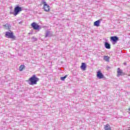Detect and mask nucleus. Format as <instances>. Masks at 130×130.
<instances>
[{"instance_id": "obj_18", "label": "nucleus", "mask_w": 130, "mask_h": 130, "mask_svg": "<svg viewBox=\"0 0 130 130\" xmlns=\"http://www.w3.org/2000/svg\"><path fill=\"white\" fill-rule=\"evenodd\" d=\"M128 110L130 111V108L128 109Z\"/></svg>"}, {"instance_id": "obj_16", "label": "nucleus", "mask_w": 130, "mask_h": 130, "mask_svg": "<svg viewBox=\"0 0 130 130\" xmlns=\"http://www.w3.org/2000/svg\"><path fill=\"white\" fill-rule=\"evenodd\" d=\"M68 77V75H66L65 76L63 77H61L60 78V80L61 81H64V80H66V79Z\"/></svg>"}, {"instance_id": "obj_13", "label": "nucleus", "mask_w": 130, "mask_h": 130, "mask_svg": "<svg viewBox=\"0 0 130 130\" xmlns=\"http://www.w3.org/2000/svg\"><path fill=\"white\" fill-rule=\"evenodd\" d=\"M105 46L107 49H110V45L108 43L106 42L105 43Z\"/></svg>"}, {"instance_id": "obj_5", "label": "nucleus", "mask_w": 130, "mask_h": 130, "mask_svg": "<svg viewBox=\"0 0 130 130\" xmlns=\"http://www.w3.org/2000/svg\"><path fill=\"white\" fill-rule=\"evenodd\" d=\"M97 78H99V79H103L104 78V75L101 72V71H99L97 72Z\"/></svg>"}, {"instance_id": "obj_12", "label": "nucleus", "mask_w": 130, "mask_h": 130, "mask_svg": "<svg viewBox=\"0 0 130 130\" xmlns=\"http://www.w3.org/2000/svg\"><path fill=\"white\" fill-rule=\"evenodd\" d=\"M111 39L112 40V41H114V42H116V41L118 40V38L117 37H111Z\"/></svg>"}, {"instance_id": "obj_11", "label": "nucleus", "mask_w": 130, "mask_h": 130, "mask_svg": "<svg viewBox=\"0 0 130 130\" xmlns=\"http://www.w3.org/2000/svg\"><path fill=\"white\" fill-rule=\"evenodd\" d=\"M3 26L5 27V28L6 29V30H10V29H11V25L8 23L4 25Z\"/></svg>"}, {"instance_id": "obj_15", "label": "nucleus", "mask_w": 130, "mask_h": 130, "mask_svg": "<svg viewBox=\"0 0 130 130\" xmlns=\"http://www.w3.org/2000/svg\"><path fill=\"white\" fill-rule=\"evenodd\" d=\"M24 69H25V66H24V65H21L19 67V71L20 72H22V71H23L24 70Z\"/></svg>"}, {"instance_id": "obj_10", "label": "nucleus", "mask_w": 130, "mask_h": 130, "mask_svg": "<svg viewBox=\"0 0 130 130\" xmlns=\"http://www.w3.org/2000/svg\"><path fill=\"white\" fill-rule=\"evenodd\" d=\"M105 130H111V127H110V125L109 124H107L104 126Z\"/></svg>"}, {"instance_id": "obj_6", "label": "nucleus", "mask_w": 130, "mask_h": 130, "mask_svg": "<svg viewBox=\"0 0 130 130\" xmlns=\"http://www.w3.org/2000/svg\"><path fill=\"white\" fill-rule=\"evenodd\" d=\"M31 26L35 30H38L39 29V25L36 22H32Z\"/></svg>"}, {"instance_id": "obj_14", "label": "nucleus", "mask_w": 130, "mask_h": 130, "mask_svg": "<svg viewBox=\"0 0 130 130\" xmlns=\"http://www.w3.org/2000/svg\"><path fill=\"white\" fill-rule=\"evenodd\" d=\"M110 57L108 56H104V59L106 61H109Z\"/></svg>"}, {"instance_id": "obj_8", "label": "nucleus", "mask_w": 130, "mask_h": 130, "mask_svg": "<svg viewBox=\"0 0 130 130\" xmlns=\"http://www.w3.org/2000/svg\"><path fill=\"white\" fill-rule=\"evenodd\" d=\"M80 68L81 70H82V71H86V69L87 68V66H86V63L82 62L81 63Z\"/></svg>"}, {"instance_id": "obj_4", "label": "nucleus", "mask_w": 130, "mask_h": 130, "mask_svg": "<svg viewBox=\"0 0 130 130\" xmlns=\"http://www.w3.org/2000/svg\"><path fill=\"white\" fill-rule=\"evenodd\" d=\"M19 12H22V8L19 6H17L14 8V16H17L19 14Z\"/></svg>"}, {"instance_id": "obj_1", "label": "nucleus", "mask_w": 130, "mask_h": 130, "mask_svg": "<svg viewBox=\"0 0 130 130\" xmlns=\"http://www.w3.org/2000/svg\"><path fill=\"white\" fill-rule=\"evenodd\" d=\"M26 81L28 82L29 84L32 86L33 85H37V82H39V78L36 77V75H34L29 78Z\"/></svg>"}, {"instance_id": "obj_2", "label": "nucleus", "mask_w": 130, "mask_h": 130, "mask_svg": "<svg viewBox=\"0 0 130 130\" xmlns=\"http://www.w3.org/2000/svg\"><path fill=\"white\" fill-rule=\"evenodd\" d=\"M41 4L43 5V10L45 12H50V6L47 4L45 1L43 0L42 1Z\"/></svg>"}, {"instance_id": "obj_3", "label": "nucleus", "mask_w": 130, "mask_h": 130, "mask_svg": "<svg viewBox=\"0 0 130 130\" xmlns=\"http://www.w3.org/2000/svg\"><path fill=\"white\" fill-rule=\"evenodd\" d=\"M5 36L7 38H9L10 39H13V40H16V36L14 35V32L12 31H6L5 32Z\"/></svg>"}, {"instance_id": "obj_17", "label": "nucleus", "mask_w": 130, "mask_h": 130, "mask_svg": "<svg viewBox=\"0 0 130 130\" xmlns=\"http://www.w3.org/2000/svg\"><path fill=\"white\" fill-rule=\"evenodd\" d=\"M49 35V32H48L46 34V36H45V37H48V36Z\"/></svg>"}, {"instance_id": "obj_7", "label": "nucleus", "mask_w": 130, "mask_h": 130, "mask_svg": "<svg viewBox=\"0 0 130 130\" xmlns=\"http://www.w3.org/2000/svg\"><path fill=\"white\" fill-rule=\"evenodd\" d=\"M117 76L118 77H119L120 76H122L123 75H124V73L122 72V70H120V68H118L117 71Z\"/></svg>"}, {"instance_id": "obj_9", "label": "nucleus", "mask_w": 130, "mask_h": 130, "mask_svg": "<svg viewBox=\"0 0 130 130\" xmlns=\"http://www.w3.org/2000/svg\"><path fill=\"white\" fill-rule=\"evenodd\" d=\"M93 25H94V26H95L96 27H99V26H100V20H98L95 21L93 23Z\"/></svg>"}]
</instances>
